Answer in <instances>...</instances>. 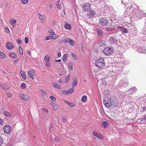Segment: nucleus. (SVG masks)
<instances>
[{"instance_id":"1","label":"nucleus","mask_w":146,"mask_h":146,"mask_svg":"<svg viewBox=\"0 0 146 146\" xmlns=\"http://www.w3.org/2000/svg\"><path fill=\"white\" fill-rule=\"evenodd\" d=\"M95 63L96 66L99 68L101 69L105 66V63L103 58L97 59Z\"/></svg>"},{"instance_id":"2","label":"nucleus","mask_w":146,"mask_h":146,"mask_svg":"<svg viewBox=\"0 0 146 146\" xmlns=\"http://www.w3.org/2000/svg\"><path fill=\"white\" fill-rule=\"evenodd\" d=\"M104 54L106 56H109L112 54L113 52V50L112 48L107 46L104 48L103 50Z\"/></svg>"},{"instance_id":"3","label":"nucleus","mask_w":146,"mask_h":146,"mask_svg":"<svg viewBox=\"0 0 146 146\" xmlns=\"http://www.w3.org/2000/svg\"><path fill=\"white\" fill-rule=\"evenodd\" d=\"M111 98L105 97L103 101V103L104 106L107 107H110Z\"/></svg>"},{"instance_id":"4","label":"nucleus","mask_w":146,"mask_h":146,"mask_svg":"<svg viewBox=\"0 0 146 146\" xmlns=\"http://www.w3.org/2000/svg\"><path fill=\"white\" fill-rule=\"evenodd\" d=\"M117 35H115L113 37H111L108 39L109 43L111 44H116L117 42V39L116 38Z\"/></svg>"},{"instance_id":"5","label":"nucleus","mask_w":146,"mask_h":146,"mask_svg":"<svg viewBox=\"0 0 146 146\" xmlns=\"http://www.w3.org/2000/svg\"><path fill=\"white\" fill-rule=\"evenodd\" d=\"M83 10L84 12L89 11L91 9V5L89 3H85L82 6Z\"/></svg>"},{"instance_id":"6","label":"nucleus","mask_w":146,"mask_h":146,"mask_svg":"<svg viewBox=\"0 0 146 146\" xmlns=\"http://www.w3.org/2000/svg\"><path fill=\"white\" fill-rule=\"evenodd\" d=\"M109 19H107L105 18H102L100 20V24L102 25H106L108 23Z\"/></svg>"},{"instance_id":"7","label":"nucleus","mask_w":146,"mask_h":146,"mask_svg":"<svg viewBox=\"0 0 146 146\" xmlns=\"http://www.w3.org/2000/svg\"><path fill=\"white\" fill-rule=\"evenodd\" d=\"M119 83L121 86H123L124 87H126L129 84L128 81L125 79L120 80L119 82Z\"/></svg>"},{"instance_id":"8","label":"nucleus","mask_w":146,"mask_h":146,"mask_svg":"<svg viewBox=\"0 0 146 146\" xmlns=\"http://www.w3.org/2000/svg\"><path fill=\"white\" fill-rule=\"evenodd\" d=\"M19 96L21 99L25 101L28 100L29 98L28 95L24 94L22 93L19 94Z\"/></svg>"},{"instance_id":"9","label":"nucleus","mask_w":146,"mask_h":146,"mask_svg":"<svg viewBox=\"0 0 146 146\" xmlns=\"http://www.w3.org/2000/svg\"><path fill=\"white\" fill-rule=\"evenodd\" d=\"M3 130L4 132L7 134L9 133L11 130V127L9 125H6L3 127Z\"/></svg>"},{"instance_id":"10","label":"nucleus","mask_w":146,"mask_h":146,"mask_svg":"<svg viewBox=\"0 0 146 146\" xmlns=\"http://www.w3.org/2000/svg\"><path fill=\"white\" fill-rule=\"evenodd\" d=\"M118 104V101L116 99L111 98L110 107H116L117 106Z\"/></svg>"},{"instance_id":"11","label":"nucleus","mask_w":146,"mask_h":146,"mask_svg":"<svg viewBox=\"0 0 146 146\" xmlns=\"http://www.w3.org/2000/svg\"><path fill=\"white\" fill-rule=\"evenodd\" d=\"M93 134L94 136L99 139H102L103 138V137L101 134L99 133L96 131H93Z\"/></svg>"},{"instance_id":"12","label":"nucleus","mask_w":146,"mask_h":146,"mask_svg":"<svg viewBox=\"0 0 146 146\" xmlns=\"http://www.w3.org/2000/svg\"><path fill=\"white\" fill-rule=\"evenodd\" d=\"M28 76L32 78L33 80L34 79L33 77L35 75V72L33 70H29L28 72Z\"/></svg>"},{"instance_id":"13","label":"nucleus","mask_w":146,"mask_h":146,"mask_svg":"<svg viewBox=\"0 0 146 146\" xmlns=\"http://www.w3.org/2000/svg\"><path fill=\"white\" fill-rule=\"evenodd\" d=\"M123 68L121 66H117L115 68V71H117L118 75H119L123 71Z\"/></svg>"},{"instance_id":"14","label":"nucleus","mask_w":146,"mask_h":146,"mask_svg":"<svg viewBox=\"0 0 146 146\" xmlns=\"http://www.w3.org/2000/svg\"><path fill=\"white\" fill-rule=\"evenodd\" d=\"M0 87L3 89L5 90H8L10 88L9 85L3 84H0Z\"/></svg>"},{"instance_id":"15","label":"nucleus","mask_w":146,"mask_h":146,"mask_svg":"<svg viewBox=\"0 0 146 146\" xmlns=\"http://www.w3.org/2000/svg\"><path fill=\"white\" fill-rule=\"evenodd\" d=\"M115 28L112 25L108 26L106 28V30L107 31H111L115 29Z\"/></svg>"},{"instance_id":"16","label":"nucleus","mask_w":146,"mask_h":146,"mask_svg":"<svg viewBox=\"0 0 146 146\" xmlns=\"http://www.w3.org/2000/svg\"><path fill=\"white\" fill-rule=\"evenodd\" d=\"M137 89L135 86H133L130 88L128 91V93L131 94H133L137 92Z\"/></svg>"},{"instance_id":"17","label":"nucleus","mask_w":146,"mask_h":146,"mask_svg":"<svg viewBox=\"0 0 146 146\" xmlns=\"http://www.w3.org/2000/svg\"><path fill=\"white\" fill-rule=\"evenodd\" d=\"M6 48L9 50L12 49L13 47L12 44L9 42H7L6 43Z\"/></svg>"},{"instance_id":"18","label":"nucleus","mask_w":146,"mask_h":146,"mask_svg":"<svg viewBox=\"0 0 146 146\" xmlns=\"http://www.w3.org/2000/svg\"><path fill=\"white\" fill-rule=\"evenodd\" d=\"M117 28L121 29L123 33H127L128 32V29L123 27H121L119 26Z\"/></svg>"},{"instance_id":"19","label":"nucleus","mask_w":146,"mask_h":146,"mask_svg":"<svg viewBox=\"0 0 146 146\" xmlns=\"http://www.w3.org/2000/svg\"><path fill=\"white\" fill-rule=\"evenodd\" d=\"M96 13L94 11H92L89 13H87V16L90 18L93 17L96 15Z\"/></svg>"},{"instance_id":"20","label":"nucleus","mask_w":146,"mask_h":146,"mask_svg":"<svg viewBox=\"0 0 146 146\" xmlns=\"http://www.w3.org/2000/svg\"><path fill=\"white\" fill-rule=\"evenodd\" d=\"M117 71H115L112 70V71H111L109 75L110 76H116L118 75V74L117 73Z\"/></svg>"},{"instance_id":"21","label":"nucleus","mask_w":146,"mask_h":146,"mask_svg":"<svg viewBox=\"0 0 146 146\" xmlns=\"http://www.w3.org/2000/svg\"><path fill=\"white\" fill-rule=\"evenodd\" d=\"M38 16L39 19H40L42 21L44 19H45L46 16L45 15H42L40 14L39 13L38 14Z\"/></svg>"},{"instance_id":"22","label":"nucleus","mask_w":146,"mask_h":146,"mask_svg":"<svg viewBox=\"0 0 146 146\" xmlns=\"http://www.w3.org/2000/svg\"><path fill=\"white\" fill-rule=\"evenodd\" d=\"M77 78L75 77L74 78L73 81V84L72 85V86L73 87H76L77 84Z\"/></svg>"},{"instance_id":"23","label":"nucleus","mask_w":146,"mask_h":146,"mask_svg":"<svg viewBox=\"0 0 146 146\" xmlns=\"http://www.w3.org/2000/svg\"><path fill=\"white\" fill-rule=\"evenodd\" d=\"M52 86L54 88H56L58 89H61L60 86L56 83L54 82L52 84Z\"/></svg>"},{"instance_id":"24","label":"nucleus","mask_w":146,"mask_h":146,"mask_svg":"<svg viewBox=\"0 0 146 146\" xmlns=\"http://www.w3.org/2000/svg\"><path fill=\"white\" fill-rule=\"evenodd\" d=\"M16 20L14 19H11L10 21V23L13 26L15 27L16 25Z\"/></svg>"},{"instance_id":"25","label":"nucleus","mask_w":146,"mask_h":146,"mask_svg":"<svg viewBox=\"0 0 146 146\" xmlns=\"http://www.w3.org/2000/svg\"><path fill=\"white\" fill-rule=\"evenodd\" d=\"M98 35V36H101L103 34V32L100 28L98 29L97 30Z\"/></svg>"},{"instance_id":"26","label":"nucleus","mask_w":146,"mask_h":146,"mask_svg":"<svg viewBox=\"0 0 146 146\" xmlns=\"http://www.w3.org/2000/svg\"><path fill=\"white\" fill-rule=\"evenodd\" d=\"M102 125L105 128H106L108 126L109 123L107 121H104L102 122Z\"/></svg>"},{"instance_id":"27","label":"nucleus","mask_w":146,"mask_h":146,"mask_svg":"<svg viewBox=\"0 0 146 146\" xmlns=\"http://www.w3.org/2000/svg\"><path fill=\"white\" fill-rule=\"evenodd\" d=\"M74 91V88L73 87L72 88H70L67 90V93L68 94H70L73 92Z\"/></svg>"},{"instance_id":"28","label":"nucleus","mask_w":146,"mask_h":146,"mask_svg":"<svg viewBox=\"0 0 146 146\" xmlns=\"http://www.w3.org/2000/svg\"><path fill=\"white\" fill-rule=\"evenodd\" d=\"M4 114L5 116L7 117H10L11 116V113L7 111H5L4 112Z\"/></svg>"},{"instance_id":"29","label":"nucleus","mask_w":146,"mask_h":146,"mask_svg":"<svg viewBox=\"0 0 146 146\" xmlns=\"http://www.w3.org/2000/svg\"><path fill=\"white\" fill-rule=\"evenodd\" d=\"M9 55L11 57L13 58H16L17 56L16 53L14 52L10 53H9Z\"/></svg>"},{"instance_id":"30","label":"nucleus","mask_w":146,"mask_h":146,"mask_svg":"<svg viewBox=\"0 0 146 146\" xmlns=\"http://www.w3.org/2000/svg\"><path fill=\"white\" fill-rule=\"evenodd\" d=\"M69 41V42L70 43V44L71 46H74L75 45V41L71 39L70 38Z\"/></svg>"},{"instance_id":"31","label":"nucleus","mask_w":146,"mask_h":146,"mask_svg":"<svg viewBox=\"0 0 146 146\" xmlns=\"http://www.w3.org/2000/svg\"><path fill=\"white\" fill-rule=\"evenodd\" d=\"M87 97L86 96L84 95L81 98V100L83 102H85L87 100Z\"/></svg>"},{"instance_id":"32","label":"nucleus","mask_w":146,"mask_h":146,"mask_svg":"<svg viewBox=\"0 0 146 146\" xmlns=\"http://www.w3.org/2000/svg\"><path fill=\"white\" fill-rule=\"evenodd\" d=\"M20 73L21 76H22L23 78L25 80L26 79V77L25 76V73L23 71H20Z\"/></svg>"},{"instance_id":"33","label":"nucleus","mask_w":146,"mask_h":146,"mask_svg":"<svg viewBox=\"0 0 146 146\" xmlns=\"http://www.w3.org/2000/svg\"><path fill=\"white\" fill-rule=\"evenodd\" d=\"M125 16L126 17H127L129 16L131 14L130 12L129 11L127 10V9L125 10Z\"/></svg>"},{"instance_id":"34","label":"nucleus","mask_w":146,"mask_h":146,"mask_svg":"<svg viewBox=\"0 0 146 146\" xmlns=\"http://www.w3.org/2000/svg\"><path fill=\"white\" fill-rule=\"evenodd\" d=\"M52 106L53 109L54 110H57L58 109V106L56 104L53 103L52 104Z\"/></svg>"},{"instance_id":"35","label":"nucleus","mask_w":146,"mask_h":146,"mask_svg":"<svg viewBox=\"0 0 146 146\" xmlns=\"http://www.w3.org/2000/svg\"><path fill=\"white\" fill-rule=\"evenodd\" d=\"M65 102L70 107H72L74 106V104L73 103H70L67 101H65Z\"/></svg>"},{"instance_id":"36","label":"nucleus","mask_w":146,"mask_h":146,"mask_svg":"<svg viewBox=\"0 0 146 146\" xmlns=\"http://www.w3.org/2000/svg\"><path fill=\"white\" fill-rule=\"evenodd\" d=\"M67 56L68 54H65L63 55V58L62 59V60L63 62H65L66 60Z\"/></svg>"},{"instance_id":"37","label":"nucleus","mask_w":146,"mask_h":146,"mask_svg":"<svg viewBox=\"0 0 146 146\" xmlns=\"http://www.w3.org/2000/svg\"><path fill=\"white\" fill-rule=\"evenodd\" d=\"M60 2L58 0L57 3L56 5L57 8L60 9H61L62 8V6L60 5Z\"/></svg>"},{"instance_id":"38","label":"nucleus","mask_w":146,"mask_h":146,"mask_svg":"<svg viewBox=\"0 0 146 146\" xmlns=\"http://www.w3.org/2000/svg\"><path fill=\"white\" fill-rule=\"evenodd\" d=\"M49 56L48 55H46L44 58V60L46 62H49Z\"/></svg>"},{"instance_id":"39","label":"nucleus","mask_w":146,"mask_h":146,"mask_svg":"<svg viewBox=\"0 0 146 146\" xmlns=\"http://www.w3.org/2000/svg\"><path fill=\"white\" fill-rule=\"evenodd\" d=\"M70 38H66L63 39V41L64 43H69V40Z\"/></svg>"},{"instance_id":"40","label":"nucleus","mask_w":146,"mask_h":146,"mask_svg":"<svg viewBox=\"0 0 146 146\" xmlns=\"http://www.w3.org/2000/svg\"><path fill=\"white\" fill-rule=\"evenodd\" d=\"M5 57V54L3 53L0 52V58H4Z\"/></svg>"},{"instance_id":"41","label":"nucleus","mask_w":146,"mask_h":146,"mask_svg":"<svg viewBox=\"0 0 146 146\" xmlns=\"http://www.w3.org/2000/svg\"><path fill=\"white\" fill-rule=\"evenodd\" d=\"M66 29H69L71 28V26L69 24H66L65 26Z\"/></svg>"},{"instance_id":"42","label":"nucleus","mask_w":146,"mask_h":146,"mask_svg":"<svg viewBox=\"0 0 146 146\" xmlns=\"http://www.w3.org/2000/svg\"><path fill=\"white\" fill-rule=\"evenodd\" d=\"M21 87L22 89H25L26 87V85L25 83H23L21 84Z\"/></svg>"},{"instance_id":"43","label":"nucleus","mask_w":146,"mask_h":146,"mask_svg":"<svg viewBox=\"0 0 146 146\" xmlns=\"http://www.w3.org/2000/svg\"><path fill=\"white\" fill-rule=\"evenodd\" d=\"M70 78V76L69 75H68L67 76H66L65 78V82L66 83H67L68 80H69V79Z\"/></svg>"},{"instance_id":"44","label":"nucleus","mask_w":146,"mask_h":146,"mask_svg":"<svg viewBox=\"0 0 146 146\" xmlns=\"http://www.w3.org/2000/svg\"><path fill=\"white\" fill-rule=\"evenodd\" d=\"M50 35H54L55 32L53 30H50L48 31Z\"/></svg>"},{"instance_id":"45","label":"nucleus","mask_w":146,"mask_h":146,"mask_svg":"<svg viewBox=\"0 0 146 146\" xmlns=\"http://www.w3.org/2000/svg\"><path fill=\"white\" fill-rule=\"evenodd\" d=\"M52 39V36L49 35L46 36L45 38V40H48Z\"/></svg>"},{"instance_id":"46","label":"nucleus","mask_w":146,"mask_h":146,"mask_svg":"<svg viewBox=\"0 0 146 146\" xmlns=\"http://www.w3.org/2000/svg\"><path fill=\"white\" fill-rule=\"evenodd\" d=\"M68 66L69 69L71 70H73L72 65L71 63H69L68 64Z\"/></svg>"},{"instance_id":"47","label":"nucleus","mask_w":146,"mask_h":146,"mask_svg":"<svg viewBox=\"0 0 146 146\" xmlns=\"http://www.w3.org/2000/svg\"><path fill=\"white\" fill-rule=\"evenodd\" d=\"M61 93L63 94L66 95L68 94L67 92V91H66L65 90H62V91H61Z\"/></svg>"},{"instance_id":"48","label":"nucleus","mask_w":146,"mask_h":146,"mask_svg":"<svg viewBox=\"0 0 146 146\" xmlns=\"http://www.w3.org/2000/svg\"><path fill=\"white\" fill-rule=\"evenodd\" d=\"M19 49L20 54L21 55H22L23 54L22 48L21 46H19Z\"/></svg>"},{"instance_id":"49","label":"nucleus","mask_w":146,"mask_h":146,"mask_svg":"<svg viewBox=\"0 0 146 146\" xmlns=\"http://www.w3.org/2000/svg\"><path fill=\"white\" fill-rule=\"evenodd\" d=\"M71 55L74 59L76 60L77 59V57L75 56V54L74 53H72L71 54Z\"/></svg>"},{"instance_id":"50","label":"nucleus","mask_w":146,"mask_h":146,"mask_svg":"<svg viewBox=\"0 0 146 146\" xmlns=\"http://www.w3.org/2000/svg\"><path fill=\"white\" fill-rule=\"evenodd\" d=\"M28 0H22L21 2L23 4H26L28 2Z\"/></svg>"},{"instance_id":"51","label":"nucleus","mask_w":146,"mask_h":146,"mask_svg":"<svg viewBox=\"0 0 146 146\" xmlns=\"http://www.w3.org/2000/svg\"><path fill=\"white\" fill-rule=\"evenodd\" d=\"M3 140L2 137L0 136V146H1L3 144Z\"/></svg>"},{"instance_id":"52","label":"nucleus","mask_w":146,"mask_h":146,"mask_svg":"<svg viewBox=\"0 0 146 146\" xmlns=\"http://www.w3.org/2000/svg\"><path fill=\"white\" fill-rule=\"evenodd\" d=\"M45 65L46 67L49 68L50 67V64L48 62H46Z\"/></svg>"},{"instance_id":"53","label":"nucleus","mask_w":146,"mask_h":146,"mask_svg":"<svg viewBox=\"0 0 146 146\" xmlns=\"http://www.w3.org/2000/svg\"><path fill=\"white\" fill-rule=\"evenodd\" d=\"M25 42L26 43H28L29 42V38L28 37H26L25 38Z\"/></svg>"},{"instance_id":"54","label":"nucleus","mask_w":146,"mask_h":146,"mask_svg":"<svg viewBox=\"0 0 146 146\" xmlns=\"http://www.w3.org/2000/svg\"><path fill=\"white\" fill-rule=\"evenodd\" d=\"M54 36H52V39H55L58 37V35H54Z\"/></svg>"},{"instance_id":"55","label":"nucleus","mask_w":146,"mask_h":146,"mask_svg":"<svg viewBox=\"0 0 146 146\" xmlns=\"http://www.w3.org/2000/svg\"><path fill=\"white\" fill-rule=\"evenodd\" d=\"M50 98L53 101H55L56 100V98L52 96H50Z\"/></svg>"},{"instance_id":"56","label":"nucleus","mask_w":146,"mask_h":146,"mask_svg":"<svg viewBox=\"0 0 146 146\" xmlns=\"http://www.w3.org/2000/svg\"><path fill=\"white\" fill-rule=\"evenodd\" d=\"M41 93L42 95L44 96H46V92L44 90H42Z\"/></svg>"},{"instance_id":"57","label":"nucleus","mask_w":146,"mask_h":146,"mask_svg":"<svg viewBox=\"0 0 146 146\" xmlns=\"http://www.w3.org/2000/svg\"><path fill=\"white\" fill-rule=\"evenodd\" d=\"M5 31L7 33H9L10 32L9 30V28L7 27H6L5 29Z\"/></svg>"},{"instance_id":"58","label":"nucleus","mask_w":146,"mask_h":146,"mask_svg":"<svg viewBox=\"0 0 146 146\" xmlns=\"http://www.w3.org/2000/svg\"><path fill=\"white\" fill-rule=\"evenodd\" d=\"M41 109L42 110H44V112H45L47 113H48V111L45 108H42Z\"/></svg>"},{"instance_id":"59","label":"nucleus","mask_w":146,"mask_h":146,"mask_svg":"<svg viewBox=\"0 0 146 146\" xmlns=\"http://www.w3.org/2000/svg\"><path fill=\"white\" fill-rule=\"evenodd\" d=\"M139 49L138 50V51H139V52H140V53H144V50H144V48H141V49L142 50V51H141V50H139Z\"/></svg>"},{"instance_id":"60","label":"nucleus","mask_w":146,"mask_h":146,"mask_svg":"<svg viewBox=\"0 0 146 146\" xmlns=\"http://www.w3.org/2000/svg\"><path fill=\"white\" fill-rule=\"evenodd\" d=\"M52 23L53 25H54L56 24V21L54 20L52 22Z\"/></svg>"},{"instance_id":"61","label":"nucleus","mask_w":146,"mask_h":146,"mask_svg":"<svg viewBox=\"0 0 146 146\" xmlns=\"http://www.w3.org/2000/svg\"><path fill=\"white\" fill-rule=\"evenodd\" d=\"M7 96L9 98L11 97L12 96L11 94L10 93H7Z\"/></svg>"},{"instance_id":"62","label":"nucleus","mask_w":146,"mask_h":146,"mask_svg":"<svg viewBox=\"0 0 146 146\" xmlns=\"http://www.w3.org/2000/svg\"><path fill=\"white\" fill-rule=\"evenodd\" d=\"M66 119L65 117H63L62 119V121L63 122H65L66 121Z\"/></svg>"},{"instance_id":"63","label":"nucleus","mask_w":146,"mask_h":146,"mask_svg":"<svg viewBox=\"0 0 146 146\" xmlns=\"http://www.w3.org/2000/svg\"><path fill=\"white\" fill-rule=\"evenodd\" d=\"M17 42L18 43H19L21 44V42H22L21 41V40H20L19 39H18L17 41Z\"/></svg>"},{"instance_id":"64","label":"nucleus","mask_w":146,"mask_h":146,"mask_svg":"<svg viewBox=\"0 0 146 146\" xmlns=\"http://www.w3.org/2000/svg\"><path fill=\"white\" fill-rule=\"evenodd\" d=\"M142 121L143 122H146V119H145V118H144L141 119Z\"/></svg>"}]
</instances>
